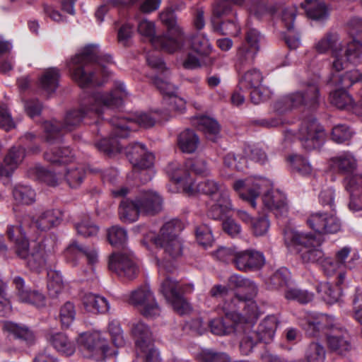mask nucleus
Masks as SVG:
<instances>
[{"instance_id": "obj_1", "label": "nucleus", "mask_w": 362, "mask_h": 362, "mask_svg": "<svg viewBox=\"0 0 362 362\" xmlns=\"http://www.w3.org/2000/svg\"><path fill=\"white\" fill-rule=\"evenodd\" d=\"M128 93L122 83H118L109 92H96L89 96L86 104L79 110L69 111L66 115L63 124L57 121L46 122L44 124L45 139L49 144L61 141L62 132H71L77 127L86 117H100L105 109L118 107L123 103Z\"/></svg>"}, {"instance_id": "obj_2", "label": "nucleus", "mask_w": 362, "mask_h": 362, "mask_svg": "<svg viewBox=\"0 0 362 362\" xmlns=\"http://www.w3.org/2000/svg\"><path fill=\"white\" fill-rule=\"evenodd\" d=\"M104 62L109 64L112 62L110 55L99 56L98 47L95 45H88L76 54L68 63L69 69L71 76L81 87H86L94 83L100 85L97 81L95 72L88 73L85 68L90 64H97L103 76H107L108 71Z\"/></svg>"}, {"instance_id": "obj_3", "label": "nucleus", "mask_w": 362, "mask_h": 362, "mask_svg": "<svg viewBox=\"0 0 362 362\" xmlns=\"http://www.w3.org/2000/svg\"><path fill=\"white\" fill-rule=\"evenodd\" d=\"M134 122L125 118L114 117L111 119L113 126L112 136L108 139H103L96 143V148L107 155L122 151V144L119 142L118 138H127L133 129L134 122L141 127H152L156 122V118L151 113L141 112L134 117Z\"/></svg>"}, {"instance_id": "obj_4", "label": "nucleus", "mask_w": 362, "mask_h": 362, "mask_svg": "<svg viewBox=\"0 0 362 362\" xmlns=\"http://www.w3.org/2000/svg\"><path fill=\"white\" fill-rule=\"evenodd\" d=\"M182 228L180 221L172 220L165 223L159 234L152 239L156 246L163 250L164 258L167 261L176 259L182 255V243L178 236Z\"/></svg>"}, {"instance_id": "obj_5", "label": "nucleus", "mask_w": 362, "mask_h": 362, "mask_svg": "<svg viewBox=\"0 0 362 362\" xmlns=\"http://www.w3.org/2000/svg\"><path fill=\"white\" fill-rule=\"evenodd\" d=\"M222 310L226 317L235 324L253 321L259 315L257 303L240 293H235L229 300H225Z\"/></svg>"}, {"instance_id": "obj_6", "label": "nucleus", "mask_w": 362, "mask_h": 362, "mask_svg": "<svg viewBox=\"0 0 362 362\" xmlns=\"http://www.w3.org/2000/svg\"><path fill=\"white\" fill-rule=\"evenodd\" d=\"M320 101V90L315 83L284 96L276 102L274 109L279 113L300 107H315Z\"/></svg>"}, {"instance_id": "obj_7", "label": "nucleus", "mask_w": 362, "mask_h": 362, "mask_svg": "<svg viewBox=\"0 0 362 362\" xmlns=\"http://www.w3.org/2000/svg\"><path fill=\"white\" fill-rule=\"evenodd\" d=\"M161 22L167 27L168 32L154 40L156 45H162L163 51L173 53L181 50L186 44V37L181 28L177 24L173 10L168 8L160 14Z\"/></svg>"}, {"instance_id": "obj_8", "label": "nucleus", "mask_w": 362, "mask_h": 362, "mask_svg": "<svg viewBox=\"0 0 362 362\" xmlns=\"http://www.w3.org/2000/svg\"><path fill=\"white\" fill-rule=\"evenodd\" d=\"M124 152L133 165L134 173L141 171L140 179L144 182L151 180L153 175L151 168L154 156L145 146L140 143L131 144L125 148Z\"/></svg>"}, {"instance_id": "obj_9", "label": "nucleus", "mask_w": 362, "mask_h": 362, "mask_svg": "<svg viewBox=\"0 0 362 362\" xmlns=\"http://www.w3.org/2000/svg\"><path fill=\"white\" fill-rule=\"evenodd\" d=\"M314 51L319 54H330L334 58L332 64V70L341 71L345 68L346 62L341 55L343 45L337 33L328 32L317 40L313 45Z\"/></svg>"}, {"instance_id": "obj_10", "label": "nucleus", "mask_w": 362, "mask_h": 362, "mask_svg": "<svg viewBox=\"0 0 362 362\" xmlns=\"http://www.w3.org/2000/svg\"><path fill=\"white\" fill-rule=\"evenodd\" d=\"M78 342L80 350L86 358L102 361L108 354L107 341L99 332L81 334L78 337Z\"/></svg>"}, {"instance_id": "obj_11", "label": "nucleus", "mask_w": 362, "mask_h": 362, "mask_svg": "<svg viewBox=\"0 0 362 362\" xmlns=\"http://www.w3.org/2000/svg\"><path fill=\"white\" fill-rule=\"evenodd\" d=\"M278 322L274 315L266 317L259 325L256 332L245 337L240 342V349L248 354L258 342L269 343L274 338Z\"/></svg>"}, {"instance_id": "obj_12", "label": "nucleus", "mask_w": 362, "mask_h": 362, "mask_svg": "<svg viewBox=\"0 0 362 362\" xmlns=\"http://www.w3.org/2000/svg\"><path fill=\"white\" fill-rule=\"evenodd\" d=\"M17 255L25 259L27 267L33 272H40L46 266L49 256L42 243H35L29 249L28 240L18 242Z\"/></svg>"}, {"instance_id": "obj_13", "label": "nucleus", "mask_w": 362, "mask_h": 362, "mask_svg": "<svg viewBox=\"0 0 362 362\" xmlns=\"http://www.w3.org/2000/svg\"><path fill=\"white\" fill-rule=\"evenodd\" d=\"M129 303L136 307L146 317H156L160 315V309L150 288L144 286L131 293Z\"/></svg>"}, {"instance_id": "obj_14", "label": "nucleus", "mask_w": 362, "mask_h": 362, "mask_svg": "<svg viewBox=\"0 0 362 362\" xmlns=\"http://www.w3.org/2000/svg\"><path fill=\"white\" fill-rule=\"evenodd\" d=\"M298 138L303 148L312 151L322 146L325 139V133L322 127L315 119H308L302 122Z\"/></svg>"}, {"instance_id": "obj_15", "label": "nucleus", "mask_w": 362, "mask_h": 362, "mask_svg": "<svg viewBox=\"0 0 362 362\" xmlns=\"http://www.w3.org/2000/svg\"><path fill=\"white\" fill-rule=\"evenodd\" d=\"M160 291L180 315H183L189 310V305L182 296V286L177 281L167 276L161 282Z\"/></svg>"}, {"instance_id": "obj_16", "label": "nucleus", "mask_w": 362, "mask_h": 362, "mask_svg": "<svg viewBox=\"0 0 362 362\" xmlns=\"http://www.w3.org/2000/svg\"><path fill=\"white\" fill-rule=\"evenodd\" d=\"M108 269L121 277L133 279L139 272L134 256L123 252H113L109 256Z\"/></svg>"}, {"instance_id": "obj_17", "label": "nucleus", "mask_w": 362, "mask_h": 362, "mask_svg": "<svg viewBox=\"0 0 362 362\" xmlns=\"http://www.w3.org/2000/svg\"><path fill=\"white\" fill-rule=\"evenodd\" d=\"M108 269L121 277L133 279L139 272L134 256L123 252H113L109 256Z\"/></svg>"}, {"instance_id": "obj_18", "label": "nucleus", "mask_w": 362, "mask_h": 362, "mask_svg": "<svg viewBox=\"0 0 362 362\" xmlns=\"http://www.w3.org/2000/svg\"><path fill=\"white\" fill-rule=\"evenodd\" d=\"M326 327L325 336L328 348L338 354H344L349 351L351 345L346 329L335 323L334 320Z\"/></svg>"}, {"instance_id": "obj_19", "label": "nucleus", "mask_w": 362, "mask_h": 362, "mask_svg": "<svg viewBox=\"0 0 362 362\" xmlns=\"http://www.w3.org/2000/svg\"><path fill=\"white\" fill-rule=\"evenodd\" d=\"M267 185V180L253 177L235 181L233 187L241 199L249 202L252 207H255V199L259 196L262 189Z\"/></svg>"}, {"instance_id": "obj_20", "label": "nucleus", "mask_w": 362, "mask_h": 362, "mask_svg": "<svg viewBox=\"0 0 362 362\" xmlns=\"http://www.w3.org/2000/svg\"><path fill=\"white\" fill-rule=\"evenodd\" d=\"M317 245L316 240V243L300 249V258L304 263L320 264L327 275H331L336 271V265L330 258H325L324 252Z\"/></svg>"}, {"instance_id": "obj_21", "label": "nucleus", "mask_w": 362, "mask_h": 362, "mask_svg": "<svg viewBox=\"0 0 362 362\" xmlns=\"http://www.w3.org/2000/svg\"><path fill=\"white\" fill-rule=\"evenodd\" d=\"M264 264L262 252L255 250L237 251L234 266L241 272H250L259 269Z\"/></svg>"}, {"instance_id": "obj_22", "label": "nucleus", "mask_w": 362, "mask_h": 362, "mask_svg": "<svg viewBox=\"0 0 362 362\" xmlns=\"http://www.w3.org/2000/svg\"><path fill=\"white\" fill-rule=\"evenodd\" d=\"M141 214L153 216L161 211L163 199L161 197L153 191H143L135 197Z\"/></svg>"}, {"instance_id": "obj_23", "label": "nucleus", "mask_w": 362, "mask_h": 362, "mask_svg": "<svg viewBox=\"0 0 362 362\" xmlns=\"http://www.w3.org/2000/svg\"><path fill=\"white\" fill-rule=\"evenodd\" d=\"M65 257L73 266H76L77 259L82 257H86L90 265L96 264L98 261V250L95 247L80 245L76 243H73L66 249Z\"/></svg>"}, {"instance_id": "obj_24", "label": "nucleus", "mask_w": 362, "mask_h": 362, "mask_svg": "<svg viewBox=\"0 0 362 362\" xmlns=\"http://www.w3.org/2000/svg\"><path fill=\"white\" fill-rule=\"evenodd\" d=\"M185 191L189 195L197 192L206 194L212 199L221 197L222 192L228 191L222 185L213 180H205L197 184L189 182L185 186Z\"/></svg>"}, {"instance_id": "obj_25", "label": "nucleus", "mask_w": 362, "mask_h": 362, "mask_svg": "<svg viewBox=\"0 0 362 362\" xmlns=\"http://www.w3.org/2000/svg\"><path fill=\"white\" fill-rule=\"evenodd\" d=\"M284 240L285 245L291 250H295L300 253V249L316 243L313 235L300 233L291 228L284 230Z\"/></svg>"}, {"instance_id": "obj_26", "label": "nucleus", "mask_w": 362, "mask_h": 362, "mask_svg": "<svg viewBox=\"0 0 362 362\" xmlns=\"http://www.w3.org/2000/svg\"><path fill=\"white\" fill-rule=\"evenodd\" d=\"M25 156V148L21 146L11 147L0 164V176L9 177L23 162Z\"/></svg>"}, {"instance_id": "obj_27", "label": "nucleus", "mask_w": 362, "mask_h": 362, "mask_svg": "<svg viewBox=\"0 0 362 362\" xmlns=\"http://www.w3.org/2000/svg\"><path fill=\"white\" fill-rule=\"evenodd\" d=\"M329 163L331 169L343 175L352 174L357 168V160L349 151L331 158Z\"/></svg>"}, {"instance_id": "obj_28", "label": "nucleus", "mask_w": 362, "mask_h": 362, "mask_svg": "<svg viewBox=\"0 0 362 362\" xmlns=\"http://www.w3.org/2000/svg\"><path fill=\"white\" fill-rule=\"evenodd\" d=\"M131 334L135 341L137 351H145L146 348L152 345L153 339L152 332L145 323L137 321L132 323Z\"/></svg>"}, {"instance_id": "obj_29", "label": "nucleus", "mask_w": 362, "mask_h": 362, "mask_svg": "<svg viewBox=\"0 0 362 362\" xmlns=\"http://www.w3.org/2000/svg\"><path fill=\"white\" fill-rule=\"evenodd\" d=\"M63 211L59 209H50L41 213L34 221L36 228L40 230H47L58 226L62 221Z\"/></svg>"}, {"instance_id": "obj_30", "label": "nucleus", "mask_w": 362, "mask_h": 362, "mask_svg": "<svg viewBox=\"0 0 362 362\" xmlns=\"http://www.w3.org/2000/svg\"><path fill=\"white\" fill-rule=\"evenodd\" d=\"M262 200L264 205L270 210L279 211L281 214L287 212L286 197L278 189L268 191Z\"/></svg>"}, {"instance_id": "obj_31", "label": "nucleus", "mask_w": 362, "mask_h": 362, "mask_svg": "<svg viewBox=\"0 0 362 362\" xmlns=\"http://www.w3.org/2000/svg\"><path fill=\"white\" fill-rule=\"evenodd\" d=\"M214 200L215 203L209 209L207 215L214 220H220L232 209L228 191L222 192L221 197H217Z\"/></svg>"}, {"instance_id": "obj_32", "label": "nucleus", "mask_w": 362, "mask_h": 362, "mask_svg": "<svg viewBox=\"0 0 362 362\" xmlns=\"http://www.w3.org/2000/svg\"><path fill=\"white\" fill-rule=\"evenodd\" d=\"M82 302L85 309L93 313H105L110 308L106 298L92 293L85 294Z\"/></svg>"}, {"instance_id": "obj_33", "label": "nucleus", "mask_w": 362, "mask_h": 362, "mask_svg": "<svg viewBox=\"0 0 362 362\" xmlns=\"http://www.w3.org/2000/svg\"><path fill=\"white\" fill-rule=\"evenodd\" d=\"M119 219L126 223H130L138 220L141 211L135 200L123 199L119 206Z\"/></svg>"}, {"instance_id": "obj_34", "label": "nucleus", "mask_w": 362, "mask_h": 362, "mask_svg": "<svg viewBox=\"0 0 362 362\" xmlns=\"http://www.w3.org/2000/svg\"><path fill=\"white\" fill-rule=\"evenodd\" d=\"M199 145V138L191 129H187L180 132L177 136V146L183 153H192Z\"/></svg>"}, {"instance_id": "obj_35", "label": "nucleus", "mask_w": 362, "mask_h": 362, "mask_svg": "<svg viewBox=\"0 0 362 362\" xmlns=\"http://www.w3.org/2000/svg\"><path fill=\"white\" fill-rule=\"evenodd\" d=\"M47 339L59 352L66 356H70L74 353V345L69 340L66 335L63 333L58 332L49 334L47 336Z\"/></svg>"}, {"instance_id": "obj_36", "label": "nucleus", "mask_w": 362, "mask_h": 362, "mask_svg": "<svg viewBox=\"0 0 362 362\" xmlns=\"http://www.w3.org/2000/svg\"><path fill=\"white\" fill-rule=\"evenodd\" d=\"M258 52L241 44L237 49L235 68L240 71L254 64Z\"/></svg>"}, {"instance_id": "obj_37", "label": "nucleus", "mask_w": 362, "mask_h": 362, "mask_svg": "<svg viewBox=\"0 0 362 362\" xmlns=\"http://www.w3.org/2000/svg\"><path fill=\"white\" fill-rule=\"evenodd\" d=\"M195 120L197 127L205 134L207 139L214 141L220 131L218 122L209 117L203 115L197 117Z\"/></svg>"}, {"instance_id": "obj_38", "label": "nucleus", "mask_w": 362, "mask_h": 362, "mask_svg": "<svg viewBox=\"0 0 362 362\" xmlns=\"http://www.w3.org/2000/svg\"><path fill=\"white\" fill-rule=\"evenodd\" d=\"M263 75L260 70L253 68L247 71L239 81V88H258L263 81Z\"/></svg>"}, {"instance_id": "obj_39", "label": "nucleus", "mask_w": 362, "mask_h": 362, "mask_svg": "<svg viewBox=\"0 0 362 362\" xmlns=\"http://www.w3.org/2000/svg\"><path fill=\"white\" fill-rule=\"evenodd\" d=\"M309 18L314 20H323L327 17V11L324 3L317 0H305L300 4Z\"/></svg>"}, {"instance_id": "obj_40", "label": "nucleus", "mask_w": 362, "mask_h": 362, "mask_svg": "<svg viewBox=\"0 0 362 362\" xmlns=\"http://www.w3.org/2000/svg\"><path fill=\"white\" fill-rule=\"evenodd\" d=\"M44 157L46 160L52 163L66 164L72 161L74 155L68 147L54 148L47 151Z\"/></svg>"}, {"instance_id": "obj_41", "label": "nucleus", "mask_w": 362, "mask_h": 362, "mask_svg": "<svg viewBox=\"0 0 362 362\" xmlns=\"http://www.w3.org/2000/svg\"><path fill=\"white\" fill-rule=\"evenodd\" d=\"M59 78V72L57 69H48L40 78V87L48 94L54 93L58 87Z\"/></svg>"}, {"instance_id": "obj_42", "label": "nucleus", "mask_w": 362, "mask_h": 362, "mask_svg": "<svg viewBox=\"0 0 362 362\" xmlns=\"http://www.w3.org/2000/svg\"><path fill=\"white\" fill-rule=\"evenodd\" d=\"M3 329L4 331L13 334L16 338L23 339L28 344H31L35 340L33 332L25 327L19 326L11 322H5Z\"/></svg>"}, {"instance_id": "obj_43", "label": "nucleus", "mask_w": 362, "mask_h": 362, "mask_svg": "<svg viewBox=\"0 0 362 362\" xmlns=\"http://www.w3.org/2000/svg\"><path fill=\"white\" fill-rule=\"evenodd\" d=\"M187 163L185 165L177 162L170 163L166 168V171L172 180L176 182H184V187L189 185V172Z\"/></svg>"}, {"instance_id": "obj_44", "label": "nucleus", "mask_w": 362, "mask_h": 362, "mask_svg": "<svg viewBox=\"0 0 362 362\" xmlns=\"http://www.w3.org/2000/svg\"><path fill=\"white\" fill-rule=\"evenodd\" d=\"M13 196L16 202L21 204L30 205L35 201V192L28 185H16L13 189Z\"/></svg>"}, {"instance_id": "obj_45", "label": "nucleus", "mask_w": 362, "mask_h": 362, "mask_svg": "<svg viewBox=\"0 0 362 362\" xmlns=\"http://www.w3.org/2000/svg\"><path fill=\"white\" fill-rule=\"evenodd\" d=\"M137 31L141 35L147 38L151 43L152 46L156 49H160L163 50L162 45H159L158 43V45H156V43H154V40L159 38L160 36H155L156 28L153 22L149 21L146 18L140 20L137 25Z\"/></svg>"}, {"instance_id": "obj_46", "label": "nucleus", "mask_w": 362, "mask_h": 362, "mask_svg": "<svg viewBox=\"0 0 362 362\" xmlns=\"http://www.w3.org/2000/svg\"><path fill=\"white\" fill-rule=\"evenodd\" d=\"M325 358V348L320 342L312 341L306 347L305 358L307 362H324Z\"/></svg>"}, {"instance_id": "obj_47", "label": "nucleus", "mask_w": 362, "mask_h": 362, "mask_svg": "<svg viewBox=\"0 0 362 362\" xmlns=\"http://www.w3.org/2000/svg\"><path fill=\"white\" fill-rule=\"evenodd\" d=\"M201 362H230V357L225 352L210 349H202L196 356Z\"/></svg>"}, {"instance_id": "obj_48", "label": "nucleus", "mask_w": 362, "mask_h": 362, "mask_svg": "<svg viewBox=\"0 0 362 362\" xmlns=\"http://www.w3.org/2000/svg\"><path fill=\"white\" fill-rule=\"evenodd\" d=\"M109 243L115 247H123L127 242V230L120 226H114L107 230Z\"/></svg>"}, {"instance_id": "obj_49", "label": "nucleus", "mask_w": 362, "mask_h": 362, "mask_svg": "<svg viewBox=\"0 0 362 362\" xmlns=\"http://www.w3.org/2000/svg\"><path fill=\"white\" fill-rule=\"evenodd\" d=\"M345 187L350 192L351 202L349 208L351 210L359 211L362 209V206H356L354 199V192L362 189V175H355L345 179Z\"/></svg>"}, {"instance_id": "obj_50", "label": "nucleus", "mask_w": 362, "mask_h": 362, "mask_svg": "<svg viewBox=\"0 0 362 362\" xmlns=\"http://www.w3.org/2000/svg\"><path fill=\"white\" fill-rule=\"evenodd\" d=\"M213 23L214 30L223 35L236 36L240 32V27L237 23L236 13H234V18L232 20Z\"/></svg>"}, {"instance_id": "obj_51", "label": "nucleus", "mask_w": 362, "mask_h": 362, "mask_svg": "<svg viewBox=\"0 0 362 362\" xmlns=\"http://www.w3.org/2000/svg\"><path fill=\"white\" fill-rule=\"evenodd\" d=\"M317 291L321 295L322 298L328 304H332L338 301L340 296L339 288L332 287L329 283L320 284Z\"/></svg>"}, {"instance_id": "obj_52", "label": "nucleus", "mask_w": 362, "mask_h": 362, "mask_svg": "<svg viewBox=\"0 0 362 362\" xmlns=\"http://www.w3.org/2000/svg\"><path fill=\"white\" fill-rule=\"evenodd\" d=\"M191 48L199 56H207L211 52V47L209 40L202 35H196L192 37Z\"/></svg>"}, {"instance_id": "obj_53", "label": "nucleus", "mask_w": 362, "mask_h": 362, "mask_svg": "<svg viewBox=\"0 0 362 362\" xmlns=\"http://www.w3.org/2000/svg\"><path fill=\"white\" fill-rule=\"evenodd\" d=\"M264 40V36L259 30L255 28H250L245 33V42L243 44L259 52Z\"/></svg>"}, {"instance_id": "obj_54", "label": "nucleus", "mask_w": 362, "mask_h": 362, "mask_svg": "<svg viewBox=\"0 0 362 362\" xmlns=\"http://www.w3.org/2000/svg\"><path fill=\"white\" fill-rule=\"evenodd\" d=\"M344 55L347 62L351 64L359 63L362 57V43L353 39L347 43Z\"/></svg>"}, {"instance_id": "obj_55", "label": "nucleus", "mask_w": 362, "mask_h": 362, "mask_svg": "<svg viewBox=\"0 0 362 362\" xmlns=\"http://www.w3.org/2000/svg\"><path fill=\"white\" fill-rule=\"evenodd\" d=\"M85 174L82 167H73L66 170L64 177L70 187L77 188L83 181Z\"/></svg>"}, {"instance_id": "obj_56", "label": "nucleus", "mask_w": 362, "mask_h": 362, "mask_svg": "<svg viewBox=\"0 0 362 362\" xmlns=\"http://www.w3.org/2000/svg\"><path fill=\"white\" fill-rule=\"evenodd\" d=\"M76 315L75 306L70 301L66 302L60 308L59 319L64 327H69L74 321Z\"/></svg>"}, {"instance_id": "obj_57", "label": "nucleus", "mask_w": 362, "mask_h": 362, "mask_svg": "<svg viewBox=\"0 0 362 362\" xmlns=\"http://www.w3.org/2000/svg\"><path fill=\"white\" fill-rule=\"evenodd\" d=\"M329 100L330 103L339 109L345 108L347 105H351L353 100L351 95L342 88L332 93Z\"/></svg>"}, {"instance_id": "obj_58", "label": "nucleus", "mask_w": 362, "mask_h": 362, "mask_svg": "<svg viewBox=\"0 0 362 362\" xmlns=\"http://www.w3.org/2000/svg\"><path fill=\"white\" fill-rule=\"evenodd\" d=\"M327 215V212L320 211L311 214L307 219L308 226L316 233L322 234V231L327 228L325 224Z\"/></svg>"}, {"instance_id": "obj_59", "label": "nucleus", "mask_w": 362, "mask_h": 362, "mask_svg": "<svg viewBox=\"0 0 362 362\" xmlns=\"http://www.w3.org/2000/svg\"><path fill=\"white\" fill-rule=\"evenodd\" d=\"M333 320L331 317L325 316L321 321L308 322L305 328V332L310 337H318L321 329L324 330L325 332L327 331L326 325L331 324Z\"/></svg>"}, {"instance_id": "obj_60", "label": "nucleus", "mask_w": 362, "mask_h": 362, "mask_svg": "<svg viewBox=\"0 0 362 362\" xmlns=\"http://www.w3.org/2000/svg\"><path fill=\"white\" fill-rule=\"evenodd\" d=\"M284 296L287 300H296L303 304L308 303L313 299L312 293L294 288L287 289L285 291Z\"/></svg>"}, {"instance_id": "obj_61", "label": "nucleus", "mask_w": 362, "mask_h": 362, "mask_svg": "<svg viewBox=\"0 0 362 362\" xmlns=\"http://www.w3.org/2000/svg\"><path fill=\"white\" fill-rule=\"evenodd\" d=\"M76 229L78 235L84 237H90L97 235L98 227L90 219L86 217L76 224Z\"/></svg>"}, {"instance_id": "obj_62", "label": "nucleus", "mask_w": 362, "mask_h": 362, "mask_svg": "<svg viewBox=\"0 0 362 362\" xmlns=\"http://www.w3.org/2000/svg\"><path fill=\"white\" fill-rule=\"evenodd\" d=\"M108 330L112 338V343L117 347H122L126 344L123 331L119 322L113 320L109 323Z\"/></svg>"}, {"instance_id": "obj_63", "label": "nucleus", "mask_w": 362, "mask_h": 362, "mask_svg": "<svg viewBox=\"0 0 362 362\" xmlns=\"http://www.w3.org/2000/svg\"><path fill=\"white\" fill-rule=\"evenodd\" d=\"M270 227L269 221L267 216L256 217L250 226L252 233L255 236H263L267 234Z\"/></svg>"}, {"instance_id": "obj_64", "label": "nucleus", "mask_w": 362, "mask_h": 362, "mask_svg": "<svg viewBox=\"0 0 362 362\" xmlns=\"http://www.w3.org/2000/svg\"><path fill=\"white\" fill-rule=\"evenodd\" d=\"M196 238L199 245L208 247L213 243L214 238L211 229L206 225H202L196 228Z\"/></svg>"}]
</instances>
